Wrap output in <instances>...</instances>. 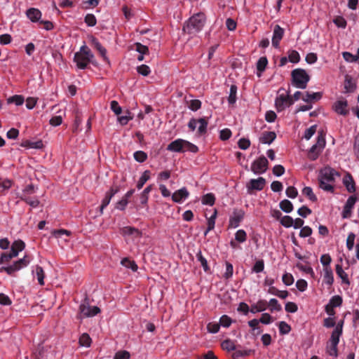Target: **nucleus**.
<instances>
[{"label": "nucleus", "mask_w": 359, "mask_h": 359, "mask_svg": "<svg viewBox=\"0 0 359 359\" xmlns=\"http://www.w3.org/2000/svg\"><path fill=\"white\" fill-rule=\"evenodd\" d=\"M26 15L32 22H36L41 19L42 14L39 9L31 8L27 10Z\"/></svg>", "instance_id": "aec40b11"}, {"label": "nucleus", "mask_w": 359, "mask_h": 359, "mask_svg": "<svg viewBox=\"0 0 359 359\" xmlns=\"http://www.w3.org/2000/svg\"><path fill=\"white\" fill-rule=\"evenodd\" d=\"M201 202L203 205H213L215 202V195L212 193L205 194L201 198Z\"/></svg>", "instance_id": "e433bc0d"}, {"label": "nucleus", "mask_w": 359, "mask_h": 359, "mask_svg": "<svg viewBox=\"0 0 359 359\" xmlns=\"http://www.w3.org/2000/svg\"><path fill=\"white\" fill-rule=\"evenodd\" d=\"M323 282L328 286H332L334 283V275L332 268L323 269Z\"/></svg>", "instance_id": "412c9836"}, {"label": "nucleus", "mask_w": 359, "mask_h": 359, "mask_svg": "<svg viewBox=\"0 0 359 359\" xmlns=\"http://www.w3.org/2000/svg\"><path fill=\"white\" fill-rule=\"evenodd\" d=\"M280 224L283 226H285L286 228H289V227L292 226L293 223H294V219L290 216L285 215L280 218Z\"/></svg>", "instance_id": "864d4df0"}, {"label": "nucleus", "mask_w": 359, "mask_h": 359, "mask_svg": "<svg viewBox=\"0 0 359 359\" xmlns=\"http://www.w3.org/2000/svg\"><path fill=\"white\" fill-rule=\"evenodd\" d=\"M93 57V54L89 48L86 46H83L80 48L79 51L74 54V61L79 69H84L87 67Z\"/></svg>", "instance_id": "20e7f679"}, {"label": "nucleus", "mask_w": 359, "mask_h": 359, "mask_svg": "<svg viewBox=\"0 0 359 359\" xmlns=\"http://www.w3.org/2000/svg\"><path fill=\"white\" fill-rule=\"evenodd\" d=\"M20 199L25 201L32 208H36L39 205V201L36 197H31L30 196H27L26 194H21Z\"/></svg>", "instance_id": "393cba45"}, {"label": "nucleus", "mask_w": 359, "mask_h": 359, "mask_svg": "<svg viewBox=\"0 0 359 359\" xmlns=\"http://www.w3.org/2000/svg\"><path fill=\"white\" fill-rule=\"evenodd\" d=\"M196 257L198 261L201 263L202 267L203 268V270L205 272H208L210 270V268L208 266L206 259L203 256L201 250L196 254Z\"/></svg>", "instance_id": "a18cd8bd"}, {"label": "nucleus", "mask_w": 359, "mask_h": 359, "mask_svg": "<svg viewBox=\"0 0 359 359\" xmlns=\"http://www.w3.org/2000/svg\"><path fill=\"white\" fill-rule=\"evenodd\" d=\"M167 150L180 153L185 151L196 153L198 151V148L196 145L189 141L183 139H177L168 145Z\"/></svg>", "instance_id": "7ed1b4c3"}, {"label": "nucleus", "mask_w": 359, "mask_h": 359, "mask_svg": "<svg viewBox=\"0 0 359 359\" xmlns=\"http://www.w3.org/2000/svg\"><path fill=\"white\" fill-rule=\"evenodd\" d=\"M268 306H269L271 311H279L282 309L281 305L278 303L276 299H271L268 302Z\"/></svg>", "instance_id": "8fccbe9b"}, {"label": "nucleus", "mask_w": 359, "mask_h": 359, "mask_svg": "<svg viewBox=\"0 0 359 359\" xmlns=\"http://www.w3.org/2000/svg\"><path fill=\"white\" fill-rule=\"evenodd\" d=\"M233 273V265L230 262H226V271H225V273L223 275V277L226 280H229V279H230L232 277Z\"/></svg>", "instance_id": "13d9d810"}, {"label": "nucleus", "mask_w": 359, "mask_h": 359, "mask_svg": "<svg viewBox=\"0 0 359 359\" xmlns=\"http://www.w3.org/2000/svg\"><path fill=\"white\" fill-rule=\"evenodd\" d=\"M355 83L353 82L352 78L350 76H346L344 81V88L346 92L351 93L355 89Z\"/></svg>", "instance_id": "c85d7f7f"}, {"label": "nucleus", "mask_w": 359, "mask_h": 359, "mask_svg": "<svg viewBox=\"0 0 359 359\" xmlns=\"http://www.w3.org/2000/svg\"><path fill=\"white\" fill-rule=\"evenodd\" d=\"M198 133L200 135L205 134L207 131L208 128V121L205 118H201L198 119Z\"/></svg>", "instance_id": "58836bf2"}, {"label": "nucleus", "mask_w": 359, "mask_h": 359, "mask_svg": "<svg viewBox=\"0 0 359 359\" xmlns=\"http://www.w3.org/2000/svg\"><path fill=\"white\" fill-rule=\"evenodd\" d=\"M25 248V243L21 240H18L13 243L11 250L14 253H16V255L18 256L19 252L22 251Z\"/></svg>", "instance_id": "cd10ccee"}, {"label": "nucleus", "mask_w": 359, "mask_h": 359, "mask_svg": "<svg viewBox=\"0 0 359 359\" xmlns=\"http://www.w3.org/2000/svg\"><path fill=\"white\" fill-rule=\"evenodd\" d=\"M79 318H83L96 316L100 312V309L96 306H91L87 303H83L79 306Z\"/></svg>", "instance_id": "9b49d317"}, {"label": "nucleus", "mask_w": 359, "mask_h": 359, "mask_svg": "<svg viewBox=\"0 0 359 359\" xmlns=\"http://www.w3.org/2000/svg\"><path fill=\"white\" fill-rule=\"evenodd\" d=\"M121 264L126 268L130 269L134 272L137 271L138 269V266L135 262L133 260H130L127 257L123 258L121 260Z\"/></svg>", "instance_id": "c756f323"}, {"label": "nucleus", "mask_w": 359, "mask_h": 359, "mask_svg": "<svg viewBox=\"0 0 359 359\" xmlns=\"http://www.w3.org/2000/svg\"><path fill=\"white\" fill-rule=\"evenodd\" d=\"M25 99L23 96L15 95L13 96L10 97L7 100V102L8 104L14 103L16 106H20L24 103Z\"/></svg>", "instance_id": "a19ab883"}, {"label": "nucleus", "mask_w": 359, "mask_h": 359, "mask_svg": "<svg viewBox=\"0 0 359 359\" xmlns=\"http://www.w3.org/2000/svg\"><path fill=\"white\" fill-rule=\"evenodd\" d=\"M85 23L89 27H94L97 24V19L93 14L88 13L84 18Z\"/></svg>", "instance_id": "603ef678"}, {"label": "nucleus", "mask_w": 359, "mask_h": 359, "mask_svg": "<svg viewBox=\"0 0 359 359\" xmlns=\"http://www.w3.org/2000/svg\"><path fill=\"white\" fill-rule=\"evenodd\" d=\"M265 184L266 180L262 177H259L257 179H252L246 186L248 192L251 194L254 190L261 191L264 189Z\"/></svg>", "instance_id": "f8f14e48"}, {"label": "nucleus", "mask_w": 359, "mask_h": 359, "mask_svg": "<svg viewBox=\"0 0 359 359\" xmlns=\"http://www.w3.org/2000/svg\"><path fill=\"white\" fill-rule=\"evenodd\" d=\"M343 302L341 297L339 295H334L331 297L329 300L328 304H330L332 307L337 308L341 306Z\"/></svg>", "instance_id": "37998d69"}, {"label": "nucleus", "mask_w": 359, "mask_h": 359, "mask_svg": "<svg viewBox=\"0 0 359 359\" xmlns=\"http://www.w3.org/2000/svg\"><path fill=\"white\" fill-rule=\"evenodd\" d=\"M237 86L231 85L230 87L229 95L228 97V102L229 104H233L236 102Z\"/></svg>", "instance_id": "4c0bfd02"}, {"label": "nucleus", "mask_w": 359, "mask_h": 359, "mask_svg": "<svg viewBox=\"0 0 359 359\" xmlns=\"http://www.w3.org/2000/svg\"><path fill=\"white\" fill-rule=\"evenodd\" d=\"M268 307V302L264 299H260L257 303L251 305L250 312L256 313L257 312L264 311Z\"/></svg>", "instance_id": "6ab92c4d"}, {"label": "nucleus", "mask_w": 359, "mask_h": 359, "mask_svg": "<svg viewBox=\"0 0 359 359\" xmlns=\"http://www.w3.org/2000/svg\"><path fill=\"white\" fill-rule=\"evenodd\" d=\"M18 257L16 253L11 250L8 252H4L0 257V264L8 263L13 258Z\"/></svg>", "instance_id": "72a5a7b5"}, {"label": "nucleus", "mask_w": 359, "mask_h": 359, "mask_svg": "<svg viewBox=\"0 0 359 359\" xmlns=\"http://www.w3.org/2000/svg\"><path fill=\"white\" fill-rule=\"evenodd\" d=\"M259 321L261 323H263L265 325H269V324L271 323L273 320V318L271 317V316L270 314H269L267 313H264L262 314V316L259 318Z\"/></svg>", "instance_id": "69168bd1"}, {"label": "nucleus", "mask_w": 359, "mask_h": 359, "mask_svg": "<svg viewBox=\"0 0 359 359\" xmlns=\"http://www.w3.org/2000/svg\"><path fill=\"white\" fill-rule=\"evenodd\" d=\"M217 213V210H215L213 214L208 219V228L205 231V236H206L210 231L212 230L215 228Z\"/></svg>", "instance_id": "c9c22d12"}, {"label": "nucleus", "mask_w": 359, "mask_h": 359, "mask_svg": "<svg viewBox=\"0 0 359 359\" xmlns=\"http://www.w3.org/2000/svg\"><path fill=\"white\" fill-rule=\"evenodd\" d=\"M336 273L337 276L341 279L342 283L349 285L348 274L344 271L340 264L336 265Z\"/></svg>", "instance_id": "bb28decb"}, {"label": "nucleus", "mask_w": 359, "mask_h": 359, "mask_svg": "<svg viewBox=\"0 0 359 359\" xmlns=\"http://www.w3.org/2000/svg\"><path fill=\"white\" fill-rule=\"evenodd\" d=\"M264 262L263 259L258 260L255 262L252 267V271L255 273H260L264 271Z\"/></svg>", "instance_id": "680f3d73"}, {"label": "nucleus", "mask_w": 359, "mask_h": 359, "mask_svg": "<svg viewBox=\"0 0 359 359\" xmlns=\"http://www.w3.org/2000/svg\"><path fill=\"white\" fill-rule=\"evenodd\" d=\"M280 209L286 213L291 212L293 210L292 203L287 199L283 200L280 203Z\"/></svg>", "instance_id": "ea45409f"}, {"label": "nucleus", "mask_w": 359, "mask_h": 359, "mask_svg": "<svg viewBox=\"0 0 359 359\" xmlns=\"http://www.w3.org/2000/svg\"><path fill=\"white\" fill-rule=\"evenodd\" d=\"M332 110L337 114L346 116L350 113L348 101L344 97H339L332 104Z\"/></svg>", "instance_id": "1a4fd4ad"}, {"label": "nucleus", "mask_w": 359, "mask_h": 359, "mask_svg": "<svg viewBox=\"0 0 359 359\" xmlns=\"http://www.w3.org/2000/svg\"><path fill=\"white\" fill-rule=\"evenodd\" d=\"M276 137V134L275 132L265 131L262 133V136L260 137L259 142L262 144H270L273 142Z\"/></svg>", "instance_id": "4be33fe9"}, {"label": "nucleus", "mask_w": 359, "mask_h": 359, "mask_svg": "<svg viewBox=\"0 0 359 359\" xmlns=\"http://www.w3.org/2000/svg\"><path fill=\"white\" fill-rule=\"evenodd\" d=\"M325 146V137L323 134H319L317 137L316 143L311 147L308 152V158L311 161L316 160L324 149Z\"/></svg>", "instance_id": "423d86ee"}, {"label": "nucleus", "mask_w": 359, "mask_h": 359, "mask_svg": "<svg viewBox=\"0 0 359 359\" xmlns=\"http://www.w3.org/2000/svg\"><path fill=\"white\" fill-rule=\"evenodd\" d=\"M33 273H35V276H36L38 283L40 285H44V278H45V273L43 269V268L39 265L36 266L34 267V269L32 271Z\"/></svg>", "instance_id": "a878e982"}, {"label": "nucleus", "mask_w": 359, "mask_h": 359, "mask_svg": "<svg viewBox=\"0 0 359 359\" xmlns=\"http://www.w3.org/2000/svg\"><path fill=\"white\" fill-rule=\"evenodd\" d=\"M134 49L142 55H148L149 51L147 46L142 45V43L137 42L134 44Z\"/></svg>", "instance_id": "49530a36"}, {"label": "nucleus", "mask_w": 359, "mask_h": 359, "mask_svg": "<svg viewBox=\"0 0 359 359\" xmlns=\"http://www.w3.org/2000/svg\"><path fill=\"white\" fill-rule=\"evenodd\" d=\"M288 60L292 63H298L300 60L299 53L294 50L288 51Z\"/></svg>", "instance_id": "c03bdc74"}, {"label": "nucleus", "mask_w": 359, "mask_h": 359, "mask_svg": "<svg viewBox=\"0 0 359 359\" xmlns=\"http://www.w3.org/2000/svg\"><path fill=\"white\" fill-rule=\"evenodd\" d=\"M294 100L289 93H279L275 100V107L278 111H282L293 104Z\"/></svg>", "instance_id": "6e6552de"}, {"label": "nucleus", "mask_w": 359, "mask_h": 359, "mask_svg": "<svg viewBox=\"0 0 359 359\" xmlns=\"http://www.w3.org/2000/svg\"><path fill=\"white\" fill-rule=\"evenodd\" d=\"M268 160L265 156H261L255 160L251 165V170L256 175L264 173L268 168Z\"/></svg>", "instance_id": "9d476101"}, {"label": "nucleus", "mask_w": 359, "mask_h": 359, "mask_svg": "<svg viewBox=\"0 0 359 359\" xmlns=\"http://www.w3.org/2000/svg\"><path fill=\"white\" fill-rule=\"evenodd\" d=\"M292 83L294 86L300 89H305L310 80V76L303 69H295L292 73Z\"/></svg>", "instance_id": "39448f33"}, {"label": "nucleus", "mask_w": 359, "mask_h": 359, "mask_svg": "<svg viewBox=\"0 0 359 359\" xmlns=\"http://www.w3.org/2000/svg\"><path fill=\"white\" fill-rule=\"evenodd\" d=\"M332 258L329 254H324L320 257V262L323 266V269L331 268L330 263Z\"/></svg>", "instance_id": "4d7b16f0"}, {"label": "nucleus", "mask_w": 359, "mask_h": 359, "mask_svg": "<svg viewBox=\"0 0 359 359\" xmlns=\"http://www.w3.org/2000/svg\"><path fill=\"white\" fill-rule=\"evenodd\" d=\"M150 173L151 172L149 170H145L142 173L137 183V188L138 189H141L143 187L144 184L149 180Z\"/></svg>", "instance_id": "473e14b6"}, {"label": "nucleus", "mask_w": 359, "mask_h": 359, "mask_svg": "<svg viewBox=\"0 0 359 359\" xmlns=\"http://www.w3.org/2000/svg\"><path fill=\"white\" fill-rule=\"evenodd\" d=\"M245 212L243 210H234L232 215L229 218V227L236 228L243 219Z\"/></svg>", "instance_id": "ddd939ff"}, {"label": "nucleus", "mask_w": 359, "mask_h": 359, "mask_svg": "<svg viewBox=\"0 0 359 359\" xmlns=\"http://www.w3.org/2000/svg\"><path fill=\"white\" fill-rule=\"evenodd\" d=\"M79 345L85 347H90L92 343V339L88 334H82L79 339Z\"/></svg>", "instance_id": "7c9ffc66"}, {"label": "nucleus", "mask_w": 359, "mask_h": 359, "mask_svg": "<svg viewBox=\"0 0 359 359\" xmlns=\"http://www.w3.org/2000/svg\"><path fill=\"white\" fill-rule=\"evenodd\" d=\"M134 158L139 163H143L147 159V154L143 151H137L133 154Z\"/></svg>", "instance_id": "de8ad7c7"}, {"label": "nucleus", "mask_w": 359, "mask_h": 359, "mask_svg": "<svg viewBox=\"0 0 359 359\" xmlns=\"http://www.w3.org/2000/svg\"><path fill=\"white\" fill-rule=\"evenodd\" d=\"M189 196V192L186 187H182L175 191L172 195V200L177 203H182Z\"/></svg>", "instance_id": "2eb2a0df"}, {"label": "nucleus", "mask_w": 359, "mask_h": 359, "mask_svg": "<svg viewBox=\"0 0 359 359\" xmlns=\"http://www.w3.org/2000/svg\"><path fill=\"white\" fill-rule=\"evenodd\" d=\"M126 114V115L118 117V121L122 126H126L129 122V121L133 118V116L131 115V113L130 111H128Z\"/></svg>", "instance_id": "bf43d9fd"}, {"label": "nucleus", "mask_w": 359, "mask_h": 359, "mask_svg": "<svg viewBox=\"0 0 359 359\" xmlns=\"http://www.w3.org/2000/svg\"><path fill=\"white\" fill-rule=\"evenodd\" d=\"M341 334H342L341 326H336V327L334 329V330L332 332V334H331V337L330 339V343L331 344H334V346H338V344L339 342V338Z\"/></svg>", "instance_id": "5701e85b"}, {"label": "nucleus", "mask_w": 359, "mask_h": 359, "mask_svg": "<svg viewBox=\"0 0 359 359\" xmlns=\"http://www.w3.org/2000/svg\"><path fill=\"white\" fill-rule=\"evenodd\" d=\"M30 258L25 255L23 258L15 262L13 264L1 268V271H6L8 275H13L15 272L26 267L30 263Z\"/></svg>", "instance_id": "0eeeda50"}, {"label": "nucleus", "mask_w": 359, "mask_h": 359, "mask_svg": "<svg viewBox=\"0 0 359 359\" xmlns=\"http://www.w3.org/2000/svg\"><path fill=\"white\" fill-rule=\"evenodd\" d=\"M284 29L280 25H276L274 26L272 36V45L273 47H279L280 42L284 36Z\"/></svg>", "instance_id": "4468645a"}, {"label": "nucleus", "mask_w": 359, "mask_h": 359, "mask_svg": "<svg viewBox=\"0 0 359 359\" xmlns=\"http://www.w3.org/2000/svg\"><path fill=\"white\" fill-rule=\"evenodd\" d=\"M121 233L123 236H130L134 238L142 237V232L135 227L125 226L121 229Z\"/></svg>", "instance_id": "a211bd4d"}, {"label": "nucleus", "mask_w": 359, "mask_h": 359, "mask_svg": "<svg viewBox=\"0 0 359 359\" xmlns=\"http://www.w3.org/2000/svg\"><path fill=\"white\" fill-rule=\"evenodd\" d=\"M92 44L94 46L95 48L99 52L100 55L102 56L104 61L109 63V60L108 57L107 56V50L104 47L102 46V44L99 42V41L95 37H92L91 39Z\"/></svg>", "instance_id": "f3484780"}, {"label": "nucleus", "mask_w": 359, "mask_h": 359, "mask_svg": "<svg viewBox=\"0 0 359 359\" xmlns=\"http://www.w3.org/2000/svg\"><path fill=\"white\" fill-rule=\"evenodd\" d=\"M358 201V198L356 196L353 195L348 198L346 203H345V208L347 209H352L353 206L355 205L356 201Z\"/></svg>", "instance_id": "0e129e2a"}, {"label": "nucleus", "mask_w": 359, "mask_h": 359, "mask_svg": "<svg viewBox=\"0 0 359 359\" xmlns=\"http://www.w3.org/2000/svg\"><path fill=\"white\" fill-rule=\"evenodd\" d=\"M219 324L216 322H210L207 325V330L208 332L215 334L219 330Z\"/></svg>", "instance_id": "052dcab7"}, {"label": "nucleus", "mask_w": 359, "mask_h": 359, "mask_svg": "<svg viewBox=\"0 0 359 359\" xmlns=\"http://www.w3.org/2000/svg\"><path fill=\"white\" fill-rule=\"evenodd\" d=\"M302 194L313 202L317 201V197L314 194L312 188L310 187H305L302 190Z\"/></svg>", "instance_id": "79ce46f5"}, {"label": "nucleus", "mask_w": 359, "mask_h": 359, "mask_svg": "<svg viewBox=\"0 0 359 359\" xmlns=\"http://www.w3.org/2000/svg\"><path fill=\"white\" fill-rule=\"evenodd\" d=\"M339 177L340 173L330 166L321 168L318 175L319 187L325 191L334 193L336 177Z\"/></svg>", "instance_id": "f257e3e1"}, {"label": "nucleus", "mask_w": 359, "mask_h": 359, "mask_svg": "<svg viewBox=\"0 0 359 359\" xmlns=\"http://www.w3.org/2000/svg\"><path fill=\"white\" fill-rule=\"evenodd\" d=\"M130 353L127 351H120L116 353L114 359H129Z\"/></svg>", "instance_id": "774afa93"}, {"label": "nucleus", "mask_w": 359, "mask_h": 359, "mask_svg": "<svg viewBox=\"0 0 359 359\" xmlns=\"http://www.w3.org/2000/svg\"><path fill=\"white\" fill-rule=\"evenodd\" d=\"M278 328L280 334H288L291 330L290 326L285 321H280L279 323Z\"/></svg>", "instance_id": "6e6d98bb"}, {"label": "nucleus", "mask_w": 359, "mask_h": 359, "mask_svg": "<svg viewBox=\"0 0 359 359\" xmlns=\"http://www.w3.org/2000/svg\"><path fill=\"white\" fill-rule=\"evenodd\" d=\"M137 71L140 74L144 76H148L151 72L149 67L146 65L138 66L137 67Z\"/></svg>", "instance_id": "e2e57ef3"}, {"label": "nucleus", "mask_w": 359, "mask_h": 359, "mask_svg": "<svg viewBox=\"0 0 359 359\" xmlns=\"http://www.w3.org/2000/svg\"><path fill=\"white\" fill-rule=\"evenodd\" d=\"M268 65V60L266 57H261L257 62V69L259 72L258 74L260 76L261 74L265 70Z\"/></svg>", "instance_id": "f704fd0d"}, {"label": "nucleus", "mask_w": 359, "mask_h": 359, "mask_svg": "<svg viewBox=\"0 0 359 359\" xmlns=\"http://www.w3.org/2000/svg\"><path fill=\"white\" fill-rule=\"evenodd\" d=\"M322 97V93L320 92L317 93H309L306 92L302 99L307 102L311 103L313 101L319 100Z\"/></svg>", "instance_id": "b1692460"}, {"label": "nucleus", "mask_w": 359, "mask_h": 359, "mask_svg": "<svg viewBox=\"0 0 359 359\" xmlns=\"http://www.w3.org/2000/svg\"><path fill=\"white\" fill-rule=\"evenodd\" d=\"M206 22V16L203 13H198L192 15L183 27V30L193 34L202 30Z\"/></svg>", "instance_id": "f03ea898"}, {"label": "nucleus", "mask_w": 359, "mask_h": 359, "mask_svg": "<svg viewBox=\"0 0 359 359\" xmlns=\"http://www.w3.org/2000/svg\"><path fill=\"white\" fill-rule=\"evenodd\" d=\"M343 184L349 193H354L355 191V184L352 175L349 172L344 175Z\"/></svg>", "instance_id": "dca6fc26"}, {"label": "nucleus", "mask_w": 359, "mask_h": 359, "mask_svg": "<svg viewBox=\"0 0 359 359\" xmlns=\"http://www.w3.org/2000/svg\"><path fill=\"white\" fill-rule=\"evenodd\" d=\"M282 280L285 285L290 286L294 283V279L293 276L290 273L285 272L283 275Z\"/></svg>", "instance_id": "5fc2aeb1"}, {"label": "nucleus", "mask_w": 359, "mask_h": 359, "mask_svg": "<svg viewBox=\"0 0 359 359\" xmlns=\"http://www.w3.org/2000/svg\"><path fill=\"white\" fill-rule=\"evenodd\" d=\"M221 346L223 350L226 351H232L236 349V344L234 341L227 339L223 341L221 344Z\"/></svg>", "instance_id": "2f4dec72"}, {"label": "nucleus", "mask_w": 359, "mask_h": 359, "mask_svg": "<svg viewBox=\"0 0 359 359\" xmlns=\"http://www.w3.org/2000/svg\"><path fill=\"white\" fill-rule=\"evenodd\" d=\"M235 240L238 243H244L247 240V233L243 229L238 230L235 233Z\"/></svg>", "instance_id": "09e8293b"}, {"label": "nucleus", "mask_w": 359, "mask_h": 359, "mask_svg": "<svg viewBox=\"0 0 359 359\" xmlns=\"http://www.w3.org/2000/svg\"><path fill=\"white\" fill-rule=\"evenodd\" d=\"M231 323L232 319L227 315H223L220 317L219 322V326H222L223 327H229Z\"/></svg>", "instance_id": "3c124183"}, {"label": "nucleus", "mask_w": 359, "mask_h": 359, "mask_svg": "<svg viewBox=\"0 0 359 359\" xmlns=\"http://www.w3.org/2000/svg\"><path fill=\"white\" fill-rule=\"evenodd\" d=\"M201 107V102L199 100H191L189 104V108L196 111Z\"/></svg>", "instance_id": "338daca9"}]
</instances>
